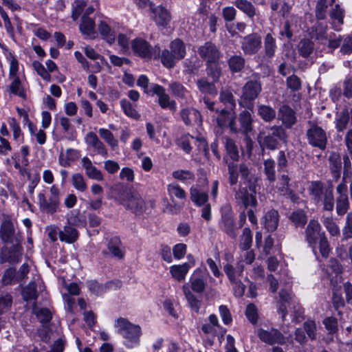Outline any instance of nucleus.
<instances>
[{
	"instance_id": "39",
	"label": "nucleus",
	"mask_w": 352,
	"mask_h": 352,
	"mask_svg": "<svg viewBox=\"0 0 352 352\" xmlns=\"http://www.w3.org/2000/svg\"><path fill=\"white\" fill-rule=\"evenodd\" d=\"M258 114L266 122H270L276 117L275 110L271 107L264 104L258 105Z\"/></svg>"
},
{
	"instance_id": "25",
	"label": "nucleus",
	"mask_w": 352,
	"mask_h": 352,
	"mask_svg": "<svg viewBox=\"0 0 352 352\" xmlns=\"http://www.w3.org/2000/svg\"><path fill=\"white\" fill-rule=\"evenodd\" d=\"M142 331L139 325L134 324L126 331V335L122 336L126 340V346L132 348L134 346L138 345L140 342V337Z\"/></svg>"
},
{
	"instance_id": "45",
	"label": "nucleus",
	"mask_w": 352,
	"mask_h": 352,
	"mask_svg": "<svg viewBox=\"0 0 352 352\" xmlns=\"http://www.w3.org/2000/svg\"><path fill=\"white\" fill-rule=\"evenodd\" d=\"M29 132L32 137H34L38 144L43 145L46 142L47 135L43 129L37 130L34 124H29Z\"/></svg>"
},
{
	"instance_id": "19",
	"label": "nucleus",
	"mask_w": 352,
	"mask_h": 352,
	"mask_svg": "<svg viewBox=\"0 0 352 352\" xmlns=\"http://www.w3.org/2000/svg\"><path fill=\"white\" fill-rule=\"evenodd\" d=\"M153 19L159 27L165 28L170 21V14L164 7L159 6L152 8Z\"/></svg>"
},
{
	"instance_id": "13",
	"label": "nucleus",
	"mask_w": 352,
	"mask_h": 352,
	"mask_svg": "<svg viewBox=\"0 0 352 352\" xmlns=\"http://www.w3.org/2000/svg\"><path fill=\"white\" fill-rule=\"evenodd\" d=\"M29 272L28 265H21L18 271L14 267L8 268L3 276L4 285L11 284L23 280Z\"/></svg>"
},
{
	"instance_id": "53",
	"label": "nucleus",
	"mask_w": 352,
	"mask_h": 352,
	"mask_svg": "<svg viewBox=\"0 0 352 352\" xmlns=\"http://www.w3.org/2000/svg\"><path fill=\"white\" fill-rule=\"evenodd\" d=\"M120 105L124 113L130 118L138 119L140 117L138 112L135 107H133L131 103L126 99L120 100Z\"/></svg>"
},
{
	"instance_id": "16",
	"label": "nucleus",
	"mask_w": 352,
	"mask_h": 352,
	"mask_svg": "<svg viewBox=\"0 0 352 352\" xmlns=\"http://www.w3.org/2000/svg\"><path fill=\"white\" fill-rule=\"evenodd\" d=\"M84 140L87 145L93 148L98 154L104 157L107 155V150L105 146L94 132L87 133Z\"/></svg>"
},
{
	"instance_id": "47",
	"label": "nucleus",
	"mask_w": 352,
	"mask_h": 352,
	"mask_svg": "<svg viewBox=\"0 0 352 352\" xmlns=\"http://www.w3.org/2000/svg\"><path fill=\"white\" fill-rule=\"evenodd\" d=\"M349 208L348 196L338 197L336 199V212L338 215L345 214Z\"/></svg>"
},
{
	"instance_id": "7",
	"label": "nucleus",
	"mask_w": 352,
	"mask_h": 352,
	"mask_svg": "<svg viewBox=\"0 0 352 352\" xmlns=\"http://www.w3.org/2000/svg\"><path fill=\"white\" fill-rule=\"evenodd\" d=\"M120 199L122 204L133 212L140 213L144 210L145 203L138 192L125 191Z\"/></svg>"
},
{
	"instance_id": "60",
	"label": "nucleus",
	"mask_w": 352,
	"mask_h": 352,
	"mask_svg": "<svg viewBox=\"0 0 352 352\" xmlns=\"http://www.w3.org/2000/svg\"><path fill=\"white\" fill-rule=\"evenodd\" d=\"M32 67L44 80L47 82L51 81V75L47 70L45 68L43 65L37 60L32 63Z\"/></svg>"
},
{
	"instance_id": "37",
	"label": "nucleus",
	"mask_w": 352,
	"mask_h": 352,
	"mask_svg": "<svg viewBox=\"0 0 352 352\" xmlns=\"http://www.w3.org/2000/svg\"><path fill=\"white\" fill-rule=\"evenodd\" d=\"M219 102L225 106L224 109H235L236 102L233 94L229 91H222L220 93Z\"/></svg>"
},
{
	"instance_id": "35",
	"label": "nucleus",
	"mask_w": 352,
	"mask_h": 352,
	"mask_svg": "<svg viewBox=\"0 0 352 352\" xmlns=\"http://www.w3.org/2000/svg\"><path fill=\"white\" fill-rule=\"evenodd\" d=\"M224 270L230 280L233 283H237L243 271V265H225Z\"/></svg>"
},
{
	"instance_id": "10",
	"label": "nucleus",
	"mask_w": 352,
	"mask_h": 352,
	"mask_svg": "<svg viewBox=\"0 0 352 352\" xmlns=\"http://www.w3.org/2000/svg\"><path fill=\"white\" fill-rule=\"evenodd\" d=\"M309 143L315 147L323 150L325 148L327 142L325 131L317 125H312L307 131Z\"/></svg>"
},
{
	"instance_id": "27",
	"label": "nucleus",
	"mask_w": 352,
	"mask_h": 352,
	"mask_svg": "<svg viewBox=\"0 0 352 352\" xmlns=\"http://www.w3.org/2000/svg\"><path fill=\"white\" fill-rule=\"evenodd\" d=\"M14 234V228L10 219H5L0 228V237L3 242H11Z\"/></svg>"
},
{
	"instance_id": "6",
	"label": "nucleus",
	"mask_w": 352,
	"mask_h": 352,
	"mask_svg": "<svg viewBox=\"0 0 352 352\" xmlns=\"http://www.w3.org/2000/svg\"><path fill=\"white\" fill-rule=\"evenodd\" d=\"M221 219L219 223L220 228L234 239L237 235V228L233 219V212L230 206L226 205L221 208Z\"/></svg>"
},
{
	"instance_id": "14",
	"label": "nucleus",
	"mask_w": 352,
	"mask_h": 352,
	"mask_svg": "<svg viewBox=\"0 0 352 352\" xmlns=\"http://www.w3.org/2000/svg\"><path fill=\"white\" fill-rule=\"evenodd\" d=\"M198 53L208 64L216 63L220 56L219 52L216 46L209 42L199 47Z\"/></svg>"
},
{
	"instance_id": "3",
	"label": "nucleus",
	"mask_w": 352,
	"mask_h": 352,
	"mask_svg": "<svg viewBox=\"0 0 352 352\" xmlns=\"http://www.w3.org/2000/svg\"><path fill=\"white\" fill-rule=\"evenodd\" d=\"M169 48L162 52L161 61L166 67L173 68L178 60L184 58L186 45L182 40L176 38L170 42Z\"/></svg>"
},
{
	"instance_id": "8",
	"label": "nucleus",
	"mask_w": 352,
	"mask_h": 352,
	"mask_svg": "<svg viewBox=\"0 0 352 352\" xmlns=\"http://www.w3.org/2000/svg\"><path fill=\"white\" fill-rule=\"evenodd\" d=\"M257 336L259 339L264 343L270 345L284 344L285 343V337L277 329L271 328L268 329H258Z\"/></svg>"
},
{
	"instance_id": "32",
	"label": "nucleus",
	"mask_w": 352,
	"mask_h": 352,
	"mask_svg": "<svg viewBox=\"0 0 352 352\" xmlns=\"http://www.w3.org/2000/svg\"><path fill=\"white\" fill-rule=\"evenodd\" d=\"M60 240L68 243L76 241L78 239V232L71 226H65L63 230L58 232Z\"/></svg>"
},
{
	"instance_id": "64",
	"label": "nucleus",
	"mask_w": 352,
	"mask_h": 352,
	"mask_svg": "<svg viewBox=\"0 0 352 352\" xmlns=\"http://www.w3.org/2000/svg\"><path fill=\"white\" fill-rule=\"evenodd\" d=\"M245 316L252 324H256L258 320V309L254 304H249L245 309Z\"/></svg>"
},
{
	"instance_id": "15",
	"label": "nucleus",
	"mask_w": 352,
	"mask_h": 352,
	"mask_svg": "<svg viewBox=\"0 0 352 352\" xmlns=\"http://www.w3.org/2000/svg\"><path fill=\"white\" fill-rule=\"evenodd\" d=\"M320 225L316 220H311L305 231V237L309 245H315L318 240L324 236V233L320 232Z\"/></svg>"
},
{
	"instance_id": "41",
	"label": "nucleus",
	"mask_w": 352,
	"mask_h": 352,
	"mask_svg": "<svg viewBox=\"0 0 352 352\" xmlns=\"http://www.w3.org/2000/svg\"><path fill=\"white\" fill-rule=\"evenodd\" d=\"M228 65L232 72H239L245 66V59L241 55H234L229 58Z\"/></svg>"
},
{
	"instance_id": "55",
	"label": "nucleus",
	"mask_w": 352,
	"mask_h": 352,
	"mask_svg": "<svg viewBox=\"0 0 352 352\" xmlns=\"http://www.w3.org/2000/svg\"><path fill=\"white\" fill-rule=\"evenodd\" d=\"M87 285L89 291L96 296L102 295L107 291V284L100 285L96 280H89Z\"/></svg>"
},
{
	"instance_id": "44",
	"label": "nucleus",
	"mask_w": 352,
	"mask_h": 352,
	"mask_svg": "<svg viewBox=\"0 0 352 352\" xmlns=\"http://www.w3.org/2000/svg\"><path fill=\"white\" fill-rule=\"evenodd\" d=\"M252 244V234L249 228H245L243 230L242 235L240 239V248L243 250H249Z\"/></svg>"
},
{
	"instance_id": "56",
	"label": "nucleus",
	"mask_w": 352,
	"mask_h": 352,
	"mask_svg": "<svg viewBox=\"0 0 352 352\" xmlns=\"http://www.w3.org/2000/svg\"><path fill=\"white\" fill-rule=\"evenodd\" d=\"M314 50V44L309 39L302 40L298 44V51L303 57L309 56Z\"/></svg>"
},
{
	"instance_id": "58",
	"label": "nucleus",
	"mask_w": 352,
	"mask_h": 352,
	"mask_svg": "<svg viewBox=\"0 0 352 352\" xmlns=\"http://www.w3.org/2000/svg\"><path fill=\"white\" fill-rule=\"evenodd\" d=\"M197 86L199 89L205 94L210 95H217V91L215 89L214 84L207 82L204 79H201L197 82Z\"/></svg>"
},
{
	"instance_id": "29",
	"label": "nucleus",
	"mask_w": 352,
	"mask_h": 352,
	"mask_svg": "<svg viewBox=\"0 0 352 352\" xmlns=\"http://www.w3.org/2000/svg\"><path fill=\"white\" fill-rule=\"evenodd\" d=\"M21 249L19 246H13L12 250H4L1 253L2 263H19L21 261Z\"/></svg>"
},
{
	"instance_id": "52",
	"label": "nucleus",
	"mask_w": 352,
	"mask_h": 352,
	"mask_svg": "<svg viewBox=\"0 0 352 352\" xmlns=\"http://www.w3.org/2000/svg\"><path fill=\"white\" fill-rule=\"evenodd\" d=\"M303 330L311 340L317 338V325L314 320H307L303 323Z\"/></svg>"
},
{
	"instance_id": "24",
	"label": "nucleus",
	"mask_w": 352,
	"mask_h": 352,
	"mask_svg": "<svg viewBox=\"0 0 352 352\" xmlns=\"http://www.w3.org/2000/svg\"><path fill=\"white\" fill-rule=\"evenodd\" d=\"M239 121L241 126L239 127L238 133L241 132L245 135H248L252 131V118L251 113L245 110L240 113Z\"/></svg>"
},
{
	"instance_id": "21",
	"label": "nucleus",
	"mask_w": 352,
	"mask_h": 352,
	"mask_svg": "<svg viewBox=\"0 0 352 352\" xmlns=\"http://www.w3.org/2000/svg\"><path fill=\"white\" fill-rule=\"evenodd\" d=\"M80 156V151L74 148H67L65 152H60L58 163L61 166L68 167L76 161Z\"/></svg>"
},
{
	"instance_id": "59",
	"label": "nucleus",
	"mask_w": 352,
	"mask_h": 352,
	"mask_svg": "<svg viewBox=\"0 0 352 352\" xmlns=\"http://www.w3.org/2000/svg\"><path fill=\"white\" fill-rule=\"evenodd\" d=\"M169 89L172 94L176 97L184 98H186L187 91L184 86L177 82H173L169 85Z\"/></svg>"
},
{
	"instance_id": "26",
	"label": "nucleus",
	"mask_w": 352,
	"mask_h": 352,
	"mask_svg": "<svg viewBox=\"0 0 352 352\" xmlns=\"http://www.w3.org/2000/svg\"><path fill=\"white\" fill-rule=\"evenodd\" d=\"M98 32L102 39L109 45L114 43L116 40V32L105 21H101L98 24Z\"/></svg>"
},
{
	"instance_id": "1",
	"label": "nucleus",
	"mask_w": 352,
	"mask_h": 352,
	"mask_svg": "<svg viewBox=\"0 0 352 352\" xmlns=\"http://www.w3.org/2000/svg\"><path fill=\"white\" fill-rule=\"evenodd\" d=\"M229 180L231 186L236 185L238 181V173H241L243 183L241 184L239 189L235 192V199L237 202L241 204L245 208L249 206L256 207L257 200L256 198V186L254 182L256 179L250 175L248 167L241 164L238 167L234 164H229Z\"/></svg>"
},
{
	"instance_id": "31",
	"label": "nucleus",
	"mask_w": 352,
	"mask_h": 352,
	"mask_svg": "<svg viewBox=\"0 0 352 352\" xmlns=\"http://www.w3.org/2000/svg\"><path fill=\"white\" fill-rule=\"evenodd\" d=\"M184 294L188 301L191 309L195 312H199L201 305V298L195 296L190 289L188 285H184L182 287Z\"/></svg>"
},
{
	"instance_id": "51",
	"label": "nucleus",
	"mask_w": 352,
	"mask_h": 352,
	"mask_svg": "<svg viewBox=\"0 0 352 352\" xmlns=\"http://www.w3.org/2000/svg\"><path fill=\"white\" fill-rule=\"evenodd\" d=\"M170 272L173 278L177 280H182L188 272V265H172Z\"/></svg>"
},
{
	"instance_id": "46",
	"label": "nucleus",
	"mask_w": 352,
	"mask_h": 352,
	"mask_svg": "<svg viewBox=\"0 0 352 352\" xmlns=\"http://www.w3.org/2000/svg\"><path fill=\"white\" fill-rule=\"evenodd\" d=\"M172 175L175 179L179 180L183 183H189L193 181L194 174L186 170H177L173 172Z\"/></svg>"
},
{
	"instance_id": "20",
	"label": "nucleus",
	"mask_w": 352,
	"mask_h": 352,
	"mask_svg": "<svg viewBox=\"0 0 352 352\" xmlns=\"http://www.w3.org/2000/svg\"><path fill=\"white\" fill-rule=\"evenodd\" d=\"M81 164L83 168L85 170L87 176L94 180L102 181L104 176L102 173L95 166L93 165L91 160L87 157L82 158Z\"/></svg>"
},
{
	"instance_id": "49",
	"label": "nucleus",
	"mask_w": 352,
	"mask_h": 352,
	"mask_svg": "<svg viewBox=\"0 0 352 352\" xmlns=\"http://www.w3.org/2000/svg\"><path fill=\"white\" fill-rule=\"evenodd\" d=\"M134 324L131 323L127 319L119 318L115 322V327L118 333L122 336L126 334V331L129 330Z\"/></svg>"
},
{
	"instance_id": "9",
	"label": "nucleus",
	"mask_w": 352,
	"mask_h": 352,
	"mask_svg": "<svg viewBox=\"0 0 352 352\" xmlns=\"http://www.w3.org/2000/svg\"><path fill=\"white\" fill-rule=\"evenodd\" d=\"M150 91L157 96V102L162 109H168L173 111L177 109L176 102L170 99V97L166 94L165 89L162 86L158 84H151Z\"/></svg>"
},
{
	"instance_id": "17",
	"label": "nucleus",
	"mask_w": 352,
	"mask_h": 352,
	"mask_svg": "<svg viewBox=\"0 0 352 352\" xmlns=\"http://www.w3.org/2000/svg\"><path fill=\"white\" fill-rule=\"evenodd\" d=\"M261 91V84L257 81L250 80L243 88L242 99L245 101L254 100Z\"/></svg>"
},
{
	"instance_id": "63",
	"label": "nucleus",
	"mask_w": 352,
	"mask_h": 352,
	"mask_svg": "<svg viewBox=\"0 0 352 352\" xmlns=\"http://www.w3.org/2000/svg\"><path fill=\"white\" fill-rule=\"evenodd\" d=\"M330 168L331 172L338 176L341 169V160L338 155L333 153L329 156Z\"/></svg>"
},
{
	"instance_id": "2",
	"label": "nucleus",
	"mask_w": 352,
	"mask_h": 352,
	"mask_svg": "<svg viewBox=\"0 0 352 352\" xmlns=\"http://www.w3.org/2000/svg\"><path fill=\"white\" fill-rule=\"evenodd\" d=\"M203 102L206 107L211 111L218 113L216 118L217 124L221 128L228 127L231 132L238 133L239 127L236 122V113L234 109H221L217 103L211 101L208 98L204 97Z\"/></svg>"
},
{
	"instance_id": "34",
	"label": "nucleus",
	"mask_w": 352,
	"mask_h": 352,
	"mask_svg": "<svg viewBox=\"0 0 352 352\" xmlns=\"http://www.w3.org/2000/svg\"><path fill=\"white\" fill-rule=\"evenodd\" d=\"M280 116L287 126H291L296 122L294 111L287 106H283L280 109Z\"/></svg>"
},
{
	"instance_id": "50",
	"label": "nucleus",
	"mask_w": 352,
	"mask_h": 352,
	"mask_svg": "<svg viewBox=\"0 0 352 352\" xmlns=\"http://www.w3.org/2000/svg\"><path fill=\"white\" fill-rule=\"evenodd\" d=\"M134 324L131 323L127 319L119 318L115 322V327L118 333L122 336L126 334V331L129 330Z\"/></svg>"
},
{
	"instance_id": "43",
	"label": "nucleus",
	"mask_w": 352,
	"mask_h": 352,
	"mask_svg": "<svg viewBox=\"0 0 352 352\" xmlns=\"http://www.w3.org/2000/svg\"><path fill=\"white\" fill-rule=\"evenodd\" d=\"M234 5L249 17L252 18L255 15V9L253 5L247 0H236Z\"/></svg>"
},
{
	"instance_id": "22",
	"label": "nucleus",
	"mask_w": 352,
	"mask_h": 352,
	"mask_svg": "<svg viewBox=\"0 0 352 352\" xmlns=\"http://www.w3.org/2000/svg\"><path fill=\"white\" fill-rule=\"evenodd\" d=\"M32 313L36 316L38 322L42 324V326L44 328H47L52 318L51 310L48 308L41 307L34 305L32 308Z\"/></svg>"
},
{
	"instance_id": "28",
	"label": "nucleus",
	"mask_w": 352,
	"mask_h": 352,
	"mask_svg": "<svg viewBox=\"0 0 352 352\" xmlns=\"http://www.w3.org/2000/svg\"><path fill=\"white\" fill-rule=\"evenodd\" d=\"M191 201L197 206H204L208 201V194L200 190L199 186H192L190 189Z\"/></svg>"
},
{
	"instance_id": "57",
	"label": "nucleus",
	"mask_w": 352,
	"mask_h": 352,
	"mask_svg": "<svg viewBox=\"0 0 352 352\" xmlns=\"http://www.w3.org/2000/svg\"><path fill=\"white\" fill-rule=\"evenodd\" d=\"M349 122V113L347 110H343L340 113H338L336 118V128L339 131H343Z\"/></svg>"
},
{
	"instance_id": "54",
	"label": "nucleus",
	"mask_w": 352,
	"mask_h": 352,
	"mask_svg": "<svg viewBox=\"0 0 352 352\" xmlns=\"http://www.w3.org/2000/svg\"><path fill=\"white\" fill-rule=\"evenodd\" d=\"M224 144L227 153L230 158L236 161L239 158V151L234 142L229 138H225Z\"/></svg>"
},
{
	"instance_id": "12",
	"label": "nucleus",
	"mask_w": 352,
	"mask_h": 352,
	"mask_svg": "<svg viewBox=\"0 0 352 352\" xmlns=\"http://www.w3.org/2000/svg\"><path fill=\"white\" fill-rule=\"evenodd\" d=\"M261 47V38L257 34H251L243 37L241 48L245 54H254Z\"/></svg>"
},
{
	"instance_id": "48",
	"label": "nucleus",
	"mask_w": 352,
	"mask_h": 352,
	"mask_svg": "<svg viewBox=\"0 0 352 352\" xmlns=\"http://www.w3.org/2000/svg\"><path fill=\"white\" fill-rule=\"evenodd\" d=\"M72 183L74 188L80 192H85L87 188V183L83 175L80 173H74L72 176Z\"/></svg>"
},
{
	"instance_id": "61",
	"label": "nucleus",
	"mask_w": 352,
	"mask_h": 352,
	"mask_svg": "<svg viewBox=\"0 0 352 352\" xmlns=\"http://www.w3.org/2000/svg\"><path fill=\"white\" fill-rule=\"evenodd\" d=\"M258 142L261 144L270 149H275L276 148V145L278 144L277 138L272 136L271 135H267L264 137L261 134L258 137Z\"/></svg>"
},
{
	"instance_id": "18",
	"label": "nucleus",
	"mask_w": 352,
	"mask_h": 352,
	"mask_svg": "<svg viewBox=\"0 0 352 352\" xmlns=\"http://www.w3.org/2000/svg\"><path fill=\"white\" fill-rule=\"evenodd\" d=\"M79 28L80 32L87 38L94 39L98 36L94 20L86 15L82 16Z\"/></svg>"
},
{
	"instance_id": "40",
	"label": "nucleus",
	"mask_w": 352,
	"mask_h": 352,
	"mask_svg": "<svg viewBox=\"0 0 352 352\" xmlns=\"http://www.w3.org/2000/svg\"><path fill=\"white\" fill-rule=\"evenodd\" d=\"M100 138L111 148H115L118 146V141L115 138L113 133L108 129L100 128L98 130Z\"/></svg>"
},
{
	"instance_id": "4",
	"label": "nucleus",
	"mask_w": 352,
	"mask_h": 352,
	"mask_svg": "<svg viewBox=\"0 0 352 352\" xmlns=\"http://www.w3.org/2000/svg\"><path fill=\"white\" fill-rule=\"evenodd\" d=\"M18 71L19 61L12 57L10 61L9 69V78L11 80L10 91L12 94L25 99L26 98V92L17 75Z\"/></svg>"
},
{
	"instance_id": "38",
	"label": "nucleus",
	"mask_w": 352,
	"mask_h": 352,
	"mask_svg": "<svg viewBox=\"0 0 352 352\" xmlns=\"http://www.w3.org/2000/svg\"><path fill=\"white\" fill-rule=\"evenodd\" d=\"M265 55L272 58L274 56L276 50V39L271 34H267L264 40Z\"/></svg>"
},
{
	"instance_id": "33",
	"label": "nucleus",
	"mask_w": 352,
	"mask_h": 352,
	"mask_svg": "<svg viewBox=\"0 0 352 352\" xmlns=\"http://www.w3.org/2000/svg\"><path fill=\"white\" fill-rule=\"evenodd\" d=\"M108 250L115 257L122 258L124 254V247L118 237L112 238L108 243Z\"/></svg>"
},
{
	"instance_id": "11",
	"label": "nucleus",
	"mask_w": 352,
	"mask_h": 352,
	"mask_svg": "<svg viewBox=\"0 0 352 352\" xmlns=\"http://www.w3.org/2000/svg\"><path fill=\"white\" fill-rule=\"evenodd\" d=\"M131 49L134 55L150 59L153 56V47L146 40L136 38L131 42Z\"/></svg>"
},
{
	"instance_id": "5",
	"label": "nucleus",
	"mask_w": 352,
	"mask_h": 352,
	"mask_svg": "<svg viewBox=\"0 0 352 352\" xmlns=\"http://www.w3.org/2000/svg\"><path fill=\"white\" fill-rule=\"evenodd\" d=\"M50 196L48 200L43 193H40L38 198L41 208L48 213L53 214L56 211L59 205L60 191L56 186L53 185L50 187Z\"/></svg>"
},
{
	"instance_id": "62",
	"label": "nucleus",
	"mask_w": 352,
	"mask_h": 352,
	"mask_svg": "<svg viewBox=\"0 0 352 352\" xmlns=\"http://www.w3.org/2000/svg\"><path fill=\"white\" fill-rule=\"evenodd\" d=\"M22 295L25 300L34 299L37 296V291L36 285L34 282H31L25 287L22 292Z\"/></svg>"
},
{
	"instance_id": "23",
	"label": "nucleus",
	"mask_w": 352,
	"mask_h": 352,
	"mask_svg": "<svg viewBox=\"0 0 352 352\" xmlns=\"http://www.w3.org/2000/svg\"><path fill=\"white\" fill-rule=\"evenodd\" d=\"M181 117L187 125L200 124L201 116L200 113L193 108H186L182 110Z\"/></svg>"
},
{
	"instance_id": "42",
	"label": "nucleus",
	"mask_w": 352,
	"mask_h": 352,
	"mask_svg": "<svg viewBox=\"0 0 352 352\" xmlns=\"http://www.w3.org/2000/svg\"><path fill=\"white\" fill-rule=\"evenodd\" d=\"M289 218L296 227H303L307 220L306 214L302 210L292 212Z\"/></svg>"
},
{
	"instance_id": "30",
	"label": "nucleus",
	"mask_w": 352,
	"mask_h": 352,
	"mask_svg": "<svg viewBox=\"0 0 352 352\" xmlns=\"http://www.w3.org/2000/svg\"><path fill=\"white\" fill-rule=\"evenodd\" d=\"M279 216L275 210H271L266 212L263 217V223L267 231H274L278 225Z\"/></svg>"
},
{
	"instance_id": "36",
	"label": "nucleus",
	"mask_w": 352,
	"mask_h": 352,
	"mask_svg": "<svg viewBox=\"0 0 352 352\" xmlns=\"http://www.w3.org/2000/svg\"><path fill=\"white\" fill-rule=\"evenodd\" d=\"M167 191L171 199L175 197L179 200H184L186 198L185 190L176 183L168 184L167 186Z\"/></svg>"
}]
</instances>
